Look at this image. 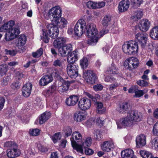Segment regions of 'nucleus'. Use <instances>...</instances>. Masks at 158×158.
Masks as SVG:
<instances>
[{
  "mask_svg": "<svg viewBox=\"0 0 158 158\" xmlns=\"http://www.w3.org/2000/svg\"><path fill=\"white\" fill-rule=\"evenodd\" d=\"M85 31L89 38L87 43L91 45H95L98 39L108 32L107 30H103L101 31L98 34L96 25L92 23H89L87 26L85 25Z\"/></svg>",
  "mask_w": 158,
  "mask_h": 158,
  "instance_id": "1",
  "label": "nucleus"
},
{
  "mask_svg": "<svg viewBox=\"0 0 158 158\" xmlns=\"http://www.w3.org/2000/svg\"><path fill=\"white\" fill-rule=\"evenodd\" d=\"M14 24V21L10 20L5 23L0 27V32L7 31L5 37V39L6 41H9L15 38L20 33L18 28H12Z\"/></svg>",
  "mask_w": 158,
  "mask_h": 158,
  "instance_id": "2",
  "label": "nucleus"
},
{
  "mask_svg": "<svg viewBox=\"0 0 158 158\" xmlns=\"http://www.w3.org/2000/svg\"><path fill=\"white\" fill-rule=\"evenodd\" d=\"M66 42V39L63 37H59L55 40L53 42V46L55 48H58V52L59 56H65L67 53H69L73 50L71 44L64 45Z\"/></svg>",
  "mask_w": 158,
  "mask_h": 158,
  "instance_id": "3",
  "label": "nucleus"
},
{
  "mask_svg": "<svg viewBox=\"0 0 158 158\" xmlns=\"http://www.w3.org/2000/svg\"><path fill=\"white\" fill-rule=\"evenodd\" d=\"M138 49L137 43L133 40L125 42L122 46L123 52L127 54H135L137 52Z\"/></svg>",
  "mask_w": 158,
  "mask_h": 158,
  "instance_id": "4",
  "label": "nucleus"
},
{
  "mask_svg": "<svg viewBox=\"0 0 158 158\" xmlns=\"http://www.w3.org/2000/svg\"><path fill=\"white\" fill-rule=\"evenodd\" d=\"M82 138V135L79 132L75 131L73 133L72 137L70 139L71 144L73 148L79 152H82L81 145L78 144L76 143L81 141Z\"/></svg>",
  "mask_w": 158,
  "mask_h": 158,
  "instance_id": "5",
  "label": "nucleus"
},
{
  "mask_svg": "<svg viewBox=\"0 0 158 158\" xmlns=\"http://www.w3.org/2000/svg\"><path fill=\"white\" fill-rule=\"evenodd\" d=\"M62 10L59 6H56L50 9L47 15L48 17H46L47 19L52 18V20L53 22L55 21H56L60 19L61 16Z\"/></svg>",
  "mask_w": 158,
  "mask_h": 158,
  "instance_id": "6",
  "label": "nucleus"
},
{
  "mask_svg": "<svg viewBox=\"0 0 158 158\" xmlns=\"http://www.w3.org/2000/svg\"><path fill=\"white\" fill-rule=\"evenodd\" d=\"M85 21L83 19L79 20L74 28V32L76 35L80 36L85 31Z\"/></svg>",
  "mask_w": 158,
  "mask_h": 158,
  "instance_id": "7",
  "label": "nucleus"
},
{
  "mask_svg": "<svg viewBox=\"0 0 158 158\" xmlns=\"http://www.w3.org/2000/svg\"><path fill=\"white\" fill-rule=\"evenodd\" d=\"M83 77L87 83L91 84H94L98 79L96 74L91 70L84 71Z\"/></svg>",
  "mask_w": 158,
  "mask_h": 158,
  "instance_id": "8",
  "label": "nucleus"
},
{
  "mask_svg": "<svg viewBox=\"0 0 158 158\" xmlns=\"http://www.w3.org/2000/svg\"><path fill=\"white\" fill-rule=\"evenodd\" d=\"M118 128H121L123 127H131L134 123L128 113L127 116L120 118L116 122Z\"/></svg>",
  "mask_w": 158,
  "mask_h": 158,
  "instance_id": "9",
  "label": "nucleus"
},
{
  "mask_svg": "<svg viewBox=\"0 0 158 158\" xmlns=\"http://www.w3.org/2000/svg\"><path fill=\"white\" fill-rule=\"evenodd\" d=\"M46 32L52 38L55 39L58 36L59 30L58 27L55 24H49L46 26Z\"/></svg>",
  "mask_w": 158,
  "mask_h": 158,
  "instance_id": "10",
  "label": "nucleus"
},
{
  "mask_svg": "<svg viewBox=\"0 0 158 158\" xmlns=\"http://www.w3.org/2000/svg\"><path fill=\"white\" fill-rule=\"evenodd\" d=\"M139 64V61L137 58L130 57L125 60L124 65L125 67L130 70L137 68Z\"/></svg>",
  "mask_w": 158,
  "mask_h": 158,
  "instance_id": "11",
  "label": "nucleus"
},
{
  "mask_svg": "<svg viewBox=\"0 0 158 158\" xmlns=\"http://www.w3.org/2000/svg\"><path fill=\"white\" fill-rule=\"evenodd\" d=\"M78 66L73 64H69L67 66V73L69 76L72 78H75L78 75Z\"/></svg>",
  "mask_w": 158,
  "mask_h": 158,
  "instance_id": "12",
  "label": "nucleus"
},
{
  "mask_svg": "<svg viewBox=\"0 0 158 158\" xmlns=\"http://www.w3.org/2000/svg\"><path fill=\"white\" fill-rule=\"evenodd\" d=\"M91 101L86 98H81L79 101L78 106L80 109L85 111L89 109L91 106Z\"/></svg>",
  "mask_w": 158,
  "mask_h": 158,
  "instance_id": "13",
  "label": "nucleus"
},
{
  "mask_svg": "<svg viewBox=\"0 0 158 158\" xmlns=\"http://www.w3.org/2000/svg\"><path fill=\"white\" fill-rule=\"evenodd\" d=\"M105 81L106 82H109L111 83L109 85L108 88L110 91H113L120 85V84L116 81V79L113 77L106 76L105 77Z\"/></svg>",
  "mask_w": 158,
  "mask_h": 158,
  "instance_id": "14",
  "label": "nucleus"
},
{
  "mask_svg": "<svg viewBox=\"0 0 158 158\" xmlns=\"http://www.w3.org/2000/svg\"><path fill=\"white\" fill-rule=\"evenodd\" d=\"M148 35L143 33H138L135 36V40L140 44L142 48L146 45Z\"/></svg>",
  "mask_w": 158,
  "mask_h": 158,
  "instance_id": "15",
  "label": "nucleus"
},
{
  "mask_svg": "<svg viewBox=\"0 0 158 158\" xmlns=\"http://www.w3.org/2000/svg\"><path fill=\"white\" fill-rule=\"evenodd\" d=\"M128 113L133 123L139 121L142 118L141 113L137 110H131Z\"/></svg>",
  "mask_w": 158,
  "mask_h": 158,
  "instance_id": "16",
  "label": "nucleus"
},
{
  "mask_svg": "<svg viewBox=\"0 0 158 158\" xmlns=\"http://www.w3.org/2000/svg\"><path fill=\"white\" fill-rule=\"evenodd\" d=\"M130 2L129 0H122L120 2L118 10L120 12H123L127 11L129 7Z\"/></svg>",
  "mask_w": 158,
  "mask_h": 158,
  "instance_id": "17",
  "label": "nucleus"
},
{
  "mask_svg": "<svg viewBox=\"0 0 158 158\" xmlns=\"http://www.w3.org/2000/svg\"><path fill=\"white\" fill-rule=\"evenodd\" d=\"M32 85L29 82L25 84L23 87L22 92L23 95L25 97H28L30 95L32 89Z\"/></svg>",
  "mask_w": 158,
  "mask_h": 158,
  "instance_id": "18",
  "label": "nucleus"
},
{
  "mask_svg": "<svg viewBox=\"0 0 158 158\" xmlns=\"http://www.w3.org/2000/svg\"><path fill=\"white\" fill-rule=\"evenodd\" d=\"M102 150L108 152L113 150L114 147L113 142L112 141H106L104 142L101 146Z\"/></svg>",
  "mask_w": 158,
  "mask_h": 158,
  "instance_id": "19",
  "label": "nucleus"
},
{
  "mask_svg": "<svg viewBox=\"0 0 158 158\" xmlns=\"http://www.w3.org/2000/svg\"><path fill=\"white\" fill-rule=\"evenodd\" d=\"M86 116V114L85 113L77 111L74 114L73 118L76 122H80L85 120Z\"/></svg>",
  "mask_w": 158,
  "mask_h": 158,
  "instance_id": "20",
  "label": "nucleus"
},
{
  "mask_svg": "<svg viewBox=\"0 0 158 158\" xmlns=\"http://www.w3.org/2000/svg\"><path fill=\"white\" fill-rule=\"evenodd\" d=\"M150 22L147 19L142 20L139 24V27L140 30L142 31H147L150 27Z\"/></svg>",
  "mask_w": 158,
  "mask_h": 158,
  "instance_id": "21",
  "label": "nucleus"
},
{
  "mask_svg": "<svg viewBox=\"0 0 158 158\" xmlns=\"http://www.w3.org/2000/svg\"><path fill=\"white\" fill-rule=\"evenodd\" d=\"M78 100L79 97L77 95H71L66 99V103L68 106H74L76 104Z\"/></svg>",
  "mask_w": 158,
  "mask_h": 158,
  "instance_id": "22",
  "label": "nucleus"
},
{
  "mask_svg": "<svg viewBox=\"0 0 158 158\" xmlns=\"http://www.w3.org/2000/svg\"><path fill=\"white\" fill-rule=\"evenodd\" d=\"M136 142L138 147L144 146L146 143V136L143 134H140L136 137Z\"/></svg>",
  "mask_w": 158,
  "mask_h": 158,
  "instance_id": "23",
  "label": "nucleus"
},
{
  "mask_svg": "<svg viewBox=\"0 0 158 158\" xmlns=\"http://www.w3.org/2000/svg\"><path fill=\"white\" fill-rule=\"evenodd\" d=\"M7 156L10 158H14L19 155L20 152L17 149V146L7 150Z\"/></svg>",
  "mask_w": 158,
  "mask_h": 158,
  "instance_id": "24",
  "label": "nucleus"
},
{
  "mask_svg": "<svg viewBox=\"0 0 158 158\" xmlns=\"http://www.w3.org/2000/svg\"><path fill=\"white\" fill-rule=\"evenodd\" d=\"M67 53L66 56L68 55L67 61L69 64H73V63L77 60V52L76 51H74L72 52Z\"/></svg>",
  "mask_w": 158,
  "mask_h": 158,
  "instance_id": "25",
  "label": "nucleus"
},
{
  "mask_svg": "<svg viewBox=\"0 0 158 158\" xmlns=\"http://www.w3.org/2000/svg\"><path fill=\"white\" fill-rule=\"evenodd\" d=\"M26 40V36L25 35L22 34L20 35L16 43V46L18 48L22 49Z\"/></svg>",
  "mask_w": 158,
  "mask_h": 158,
  "instance_id": "26",
  "label": "nucleus"
},
{
  "mask_svg": "<svg viewBox=\"0 0 158 158\" xmlns=\"http://www.w3.org/2000/svg\"><path fill=\"white\" fill-rule=\"evenodd\" d=\"M130 105L127 102H125L120 103L119 107L117 108V110L120 113H126L128 110Z\"/></svg>",
  "mask_w": 158,
  "mask_h": 158,
  "instance_id": "27",
  "label": "nucleus"
},
{
  "mask_svg": "<svg viewBox=\"0 0 158 158\" xmlns=\"http://www.w3.org/2000/svg\"><path fill=\"white\" fill-rule=\"evenodd\" d=\"M52 77L50 75H45L43 76L40 81V84L41 85L45 86L52 81Z\"/></svg>",
  "mask_w": 158,
  "mask_h": 158,
  "instance_id": "28",
  "label": "nucleus"
},
{
  "mask_svg": "<svg viewBox=\"0 0 158 158\" xmlns=\"http://www.w3.org/2000/svg\"><path fill=\"white\" fill-rule=\"evenodd\" d=\"M104 120V119L101 117H98L97 118H91L89 120L88 123H90L91 125L96 123L97 125L101 126L103 125Z\"/></svg>",
  "mask_w": 158,
  "mask_h": 158,
  "instance_id": "29",
  "label": "nucleus"
},
{
  "mask_svg": "<svg viewBox=\"0 0 158 158\" xmlns=\"http://www.w3.org/2000/svg\"><path fill=\"white\" fill-rule=\"evenodd\" d=\"M52 23L56 25L57 27L61 28L65 27L68 23L67 20L64 18H61L60 19V18L59 19L56 21H55Z\"/></svg>",
  "mask_w": 158,
  "mask_h": 158,
  "instance_id": "30",
  "label": "nucleus"
},
{
  "mask_svg": "<svg viewBox=\"0 0 158 158\" xmlns=\"http://www.w3.org/2000/svg\"><path fill=\"white\" fill-rule=\"evenodd\" d=\"M134 155L133 151L131 149H125L121 152V156L123 158H132Z\"/></svg>",
  "mask_w": 158,
  "mask_h": 158,
  "instance_id": "31",
  "label": "nucleus"
},
{
  "mask_svg": "<svg viewBox=\"0 0 158 158\" xmlns=\"http://www.w3.org/2000/svg\"><path fill=\"white\" fill-rule=\"evenodd\" d=\"M51 114L50 112L46 111L42 114L39 118V123L43 124L47 121L50 117Z\"/></svg>",
  "mask_w": 158,
  "mask_h": 158,
  "instance_id": "32",
  "label": "nucleus"
},
{
  "mask_svg": "<svg viewBox=\"0 0 158 158\" xmlns=\"http://www.w3.org/2000/svg\"><path fill=\"white\" fill-rule=\"evenodd\" d=\"M150 36L154 40H158V26H156L152 28L150 31Z\"/></svg>",
  "mask_w": 158,
  "mask_h": 158,
  "instance_id": "33",
  "label": "nucleus"
},
{
  "mask_svg": "<svg viewBox=\"0 0 158 158\" xmlns=\"http://www.w3.org/2000/svg\"><path fill=\"white\" fill-rule=\"evenodd\" d=\"M131 5L132 8L136 9L143 3V0H130Z\"/></svg>",
  "mask_w": 158,
  "mask_h": 158,
  "instance_id": "34",
  "label": "nucleus"
},
{
  "mask_svg": "<svg viewBox=\"0 0 158 158\" xmlns=\"http://www.w3.org/2000/svg\"><path fill=\"white\" fill-rule=\"evenodd\" d=\"M108 73L113 74H117L119 72L118 68L114 64L112 63L111 65L107 69Z\"/></svg>",
  "mask_w": 158,
  "mask_h": 158,
  "instance_id": "35",
  "label": "nucleus"
},
{
  "mask_svg": "<svg viewBox=\"0 0 158 158\" xmlns=\"http://www.w3.org/2000/svg\"><path fill=\"white\" fill-rule=\"evenodd\" d=\"M143 15V12L141 10H138L133 13L132 16L131 18L132 19H140L142 17Z\"/></svg>",
  "mask_w": 158,
  "mask_h": 158,
  "instance_id": "36",
  "label": "nucleus"
},
{
  "mask_svg": "<svg viewBox=\"0 0 158 158\" xmlns=\"http://www.w3.org/2000/svg\"><path fill=\"white\" fill-rule=\"evenodd\" d=\"M70 85L69 82L67 81L64 82L59 88V90L62 92L66 91L68 89Z\"/></svg>",
  "mask_w": 158,
  "mask_h": 158,
  "instance_id": "37",
  "label": "nucleus"
},
{
  "mask_svg": "<svg viewBox=\"0 0 158 158\" xmlns=\"http://www.w3.org/2000/svg\"><path fill=\"white\" fill-rule=\"evenodd\" d=\"M150 146L152 149L158 150V138H155L151 140Z\"/></svg>",
  "mask_w": 158,
  "mask_h": 158,
  "instance_id": "38",
  "label": "nucleus"
},
{
  "mask_svg": "<svg viewBox=\"0 0 158 158\" xmlns=\"http://www.w3.org/2000/svg\"><path fill=\"white\" fill-rule=\"evenodd\" d=\"M91 139L90 138H87L84 143H82V145H81V147L82 148V152H80L81 153H83V148H87L88 147L91 145Z\"/></svg>",
  "mask_w": 158,
  "mask_h": 158,
  "instance_id": "39",
  "label": "nucleus"
},
{
  "mask_svg": "<svg viewBox=\"0 0 158 158\" xmlns=\"http://www.w3.org/2000/svg\"><path fill=\"white\" fill-rule=\"evenodd\" d=\"M8 70V66L6 64H2L0 66V77L6 74Z\"/></svg>",
  "mask_w": 158,
  "mask_h": 158,
  "instance_id": "40",
  "label": "nucleus"
},
{
  "mask_svg": "<svg viewBox=\"0 0 158 158\" xmlns=\"http://www.w3.org/2000/svg\"><path fill=\"white\" fill-rule=\"evenodd\" d=\"M61 136L60 133L58 132L55 133L53 135L51 136L50 137L53 142L55 143L60 139Z\"/></svg>",
  "mask_w": 158,
  "mask_h": 158,
  "instance_id": "41",
  "label": "nucleus"
},
{
  "mask_svg": "<svg viewBox=\"0 0 158 158\" xmlns=\"http://www.w3.org/2000/svg\"><path fill=\"white\" fill-rule=\"evenodd\" d=\"M148 91L147 89H144L143 90L138 89L135 92L134 97L138 98L140 97L143 95L144 93H146Z\"/></svg>",
  "mask_w": 158,
  "mask_h": 158,
  "instance_id": "42",
  "label": "nucleus"
},
{
  "mask_svg": "<svg viewBox=\"0 0 158 158\" xmlns=\"http://www.w3.org/2000/svg\"><path fill=\"white\" fill-rule=\"evenodd\" d=\"M80 64L83 68H86L88 65V60L87 58H83L80 60Z\"/></svg>",
  "mask_w": 158,
  "mask_h": 158,
  "instance_id": "43",
  "label": "nucleus"
},
{
  "mask_svg": "<svg viewBox=\"0 0 158 158\" xmlns=\"http://www.w3.org/2000/svg\"><path fill=\"white\" fill-rule=\"evenodd\" d=\"M43 54V49L40 48L36 52L32 53L33 56L35 58H38L40 56Z\"/></svg>",
  "mask_w": 158,
  "mask_h": 158,
  "instance_id": "44",
  "label": "nucleus"
},
{
  "mask_svg": "<svg viewBox=\"0 0 158 158\" xmlns=\"http://www.w3.org/2000/svg\"><path fill=\"white\" fill-rule=\"evenodd\" d=\"M110 21V18L108 16H105L102 21V25L104 26H107Z\"/></svg>",
  "mask_w": 158,
  "mask_h": 158,
  "instance_id": "45",
  "label": "nucleus"
},
{
  "mask_svg": "<svg viewBox=\"0 0 158 158\" xmlns=\"http://www.w3.org/2000/svg\"><path fill=\"white\" fill-rule=\"evenodd\" d=\"M64 131L66 137L70 136L72 132V130L71 127H65L64 129Z\"/></svg>",
  "mask_w": 158,
  "mask_h": 158,
  "instance_id": "46",
  "label": "nucleus"
},
{
  "mask_svg": "<svg viewBox=\"0 0 158 158\" xmlns=\"http://www.w3.org/2000/svg\"><path fill=\"white\" fill-rule=\"evenodd\" d=\"M56 89L54 86H52L49 88V89L47 91L46 94L48 96L52 95L53 94L55 93Z\"/></svg>",
  "mask_w": 158,
  "mask_h": 158,
  "instance_id": "47",
  "label": "nucleus"
},
{
  "mask_svg": "<svg viewBox=\"0 0 158 158\" xmlns=\"http://www.w3.org/2000/svg\"><path fill=\"white\" fill-rule=\"evenodd\" d=\"M139 152L141 156L143 158H149L151 155L149 152L146 151L141 150Z\"/></svg>",
  "mask_w": 158,
  "mask_h": 158,
  "instance_id": "48",
  "label": "nucleus"
},
{
  "mask_svg": "<svg viewBox=\"0 0 158 158\" xmlns=\"http://www.w3.org/2000/svg\"><path fill=\"white\" fill-rule=\"evenodd\" d=\"M136 83L138 85L142 87H146L149 84L148 82L145 80H139Z\"/></svg>",
  "mask_w": 158,
  "mask_h": 158,
  "instance_id": "49",
  "label": "nucleus"
},
{
  "mask_svg": "<svg viewBox=\"0 0 158 158\" xmlns=\"http://www.w3.org/2000/svg\"><path fill=\"white\" fill-rule=\"evenodd\" d=\"M4 146L7 148H13L17 147V145L15 143L11 141L6 142L5 143Z\"/></svg>",
  "mask_w": 158,
  "mask_h": 158,
  "instance_id": "50",
  "label": "nucleus"
},
{
  "mask_svg": "<svg viewBox=\"0 0 158 158\" xmlns=\"http://www.w3.org/2000/svg\"><path fill=\"white\" fill-rule=\"evenodd\" d=\"M40 133V130L37 128L32 129L29 131V133L32 136L38 135Z\"/></svg>",
  "mask_w": 158,
  "mask_h": 158,
  "instance_id": "51",
  "label": "nucleus"
},
{
  "mask_svg": "<svg viewBox=\"0 0 158 158\" xmlns=\"http://www.w3.org/2000/svg\"><path fill=\"white\" fill-rule=\"evenodd\" d=\"M87 7L89 8L96 9V3L91 1H88L86 4Z\"/></svg>",
  "mask_w": 158,
  "mask_h": 158,
  "instance_id": "52",
  "label": "nucleus"
},
{
  "mask_svg": "<svg viewBox=\"0 0 158 158\" xmlns=\"http://www.w3.org/2000/svg\"><path fill=\"white\" fill-rule=\"evenodd\" d=\"M43 36H41V39L43 40L44 42L46 43H47L49 42V38L48 37V35L47 33L43 30Z\"/></svg>",
  "mask_w": 158,
  "mask_h": 158,
  "instance_id": "53",
  "label": "nucleus"
},
{
  "mask_svg": "<svg viewBox=\"0 0 158 158\" xmlns=\"http://www.w3.org/2000/svg\"><path fill=\"white\" fill-rule=\"evenodd\" d=\"M94 89L96 91L101 90L103 88L102 85L100 84H97L93 86Z\"/></svg>",
  "mask_w": 158,
  "mask_h": 158,
  "instance_id": "54",
  "label": "nucleus"
},
{
  "mask_svg": "<svg viewBox=\"0 0 158 158\" xmlns=\"http://www.w3.org/2000/svg\"><path fill=\"white\" fill-rule=\"evenodd\" d=\"M152 132L153 134L155 135L158 134V121L156 122L154 125Z\"/></svg>",
  "mask_w": 158,
  "mask_h": 158,
  "instance_id": "55",
  "label": "nucleus"
},
{
  "mask_svg": "<svg viewBox=\"0 0 158 158\" xmlns=\"http://www.w3.org/2000/svg\"><path fill=\"white\" fill-rule=\"evenodd\" d=\"M61 71L57 69H54L52 73V75L55 77H57L61 74Z\"/></svg>",
  "mask_w": 158,
  "mask_h": 158,
  "instance_id": "56",
  "label": "nucleus"
},
{
  "mask_svg": "<svg viewBox=\"0 0 158 158\" xmlns=\"http://www.w3.org/2000/svg\"><path fill=\"white\" fill-rule=\"evenodd\" d=\"M138 89V87L137 85H133L131 86L128 90L129 93H135Z\"/></svg>",
  "mask_w": 158,
  "mask_h": 158,
  "instance_id": "57",
  "label": "nucleus"
},
{
  "mask_svg": "<svg viewBox=\"0 0 158 158\" xmlns=\"http://www.w3.org/2000/svg\"><path fill=\"white\" fill-rule=\"evenodd\" d=\"M5 52L6 54L9 55L11 56H15L17 53L16 51L14 50H8L7 49H5Z\"/></svg>",
  "mask_w": 158,
  "mask_h": 158,
  "instance_id": "58",
  "label": "nucleus"
},
{
  "mask_svg": "<svg viewBox=\"0 0 158 158\" xmlns=\"http://www.w3.org/2000/svg\"><path fill=\"white\" fill-rule=\"evenodd\" d=\"M37 148L39 150L42 152H44L48 151L47 148L40 143L37 145Z\"/></svg>",
  "mask_w": 158,
  "mask_h": 158,
  "instance_id": "59",
  "label": "nucleus"
},
{
  "mask_svg": "<svg viewBox=\"0 0 158 158\" xmlns=\"http://www.w3.org/2000/svg\"><path fill=\"white\" fill-rule=\"evenodd\" d=\"M63 62L61 60L57 59L53 62V64L55 66L61 67L62 65Z\"/></svg>",
  "mask_w": 158,
  "mask_h": 158,
  "instance_id": "60",
  "label": "nucleus"
},
{
  "mask_svg": "<svg viewBox=\"0 0 158 158\" xmlns=\"http://www.w3.org/2000/svg\"><path fill=\"white\" fill-rule=\"evenodd\" d=\"M94 134L96 136L95 138L96 139L98 140L100 139L102 135L99 131L98 130H96Z\"/></svg>",
  "mask_w": 158,
  "mask_h": 158,
  "instance_id": "61",
  "label": "nucleus"
},
{
  "mask_svg": "<svg viewBox=\"0 0 158 158\" xmlns=\"http://www.w3.org/2000/svg\"><path fill=\"white\" fill-rule=\"evenodd\" d=\"M5 101V100L4 98L0 97V110L3 108Z\"/></svg>",
  "mask_w": 158,
  "mask_h": 158,
  "instance_id": "62",
  "label": "nucleus"
},
{
  "mask_svg": "<svg viewBox=\"0 0 158 158\" xmlns=\"http://www.w3.org/2000/svg\"><path fill=\"white\" fill-rule=\"evenodd\" d=\"M85 153L87 155H90L94 153L93 151L89 148H85Z\"/></svg>",
  "mask_w": 158,
  "mask_h": 158,
  "instance_id": "63",
  "label": "nucleus"
},
{
  "mask_svg": "<svg viewBox=\"0 0 158 158\" xmlns=\"http://www.w3.org/2000/svg\"><path fill=\"white\" fill-rule=\"evenodd\" d=\"M20 85L18 82L13 83L11 85V88L13 89H17L19 88Z\"/></svg>",
  "mask_w": 158,
  "mask_h": 158,
  "instance_id": "64",
  "label": "nucleus"
}]
</instances>
